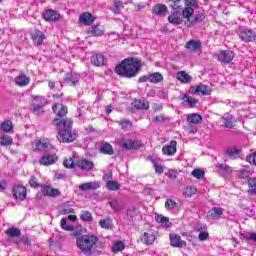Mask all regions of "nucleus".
Listing matches in <instances>:
<instances>
[{"label":"nucleus","instance_id":"37","mask_svg":"<svg viewBox=\"0 0 256 256\" xmlns=\"http://www.w3.org/2000/svg\"><path fill=\"white\" fill-rule=\"evenodd\" d=\"M222 119L225 127H228L229 129L233 127V123H235V118H233L231 114H225Z\"/></svg>","mask_w":256,"mask_h":256},{"label":"nucleus","instance_id":"13","mask_svg":"<svg viewBox=\"0 0 256 256\" xmlns=\"http://www.w3.org/2000/svg\"><path fill=\"white\" fill-rule=\"evenodd\" d=\"M170 245L172 247H176L177 249H181L183 247H187V242L181 239V236L177 234H170Z\"/></svg>","mask_w":256,"mask_h":256},{"label":"nucleus","instance_id":"57","mask_svg":"<svg viewBox=\"0 0 256 256\" xmlns=\"http://www.w3.org/2000/svg\"><path fill=\"white\" fill-rule=\"evenodd\" d=\"M226 155H228V157H230V159H235L237 157V155H239V150H237V148H229L226 151Z\"/></svg>","mask_w":256,"mask_h":256},{"label":"nucleus","instance_id":"30","mask_svg":"<svg viewBox=\"0 0 256 256\" xmlns=\"http://www.w3.org/2000/svg\"><path fill=\"white\" fill-rule=\"evenodd\" d=\"M187 121L193 125H197V123H201L203 121V116L198 113H192L188 115Z\"/></svg>","mask_w":256,"mask_h":256},{"label":"nucleus","instance_id":"58","mask_svg":"<svg viewBox=\"0 0 256 256\" xmlns=\"http://www.w3.org/2000/svg\"><path fill=\"white\" fill-rule=\"evenodd\" d=\"M170 3V7L173 11H177L179 9H181V6L179 5V3H181V0H168Z\"/></svg>","mask_w":256,"mask_h":256},{"label":"nucleus","instance_id":"6","mask_svg":"<svg viewBox=\"0 0 256 256\" xmlns=\"http://www.w3.org/2000/svg\"><path fill=\"white\" fill-rule=\"evenodd\" d=\"M239 37H240V39H242V41H245L246 43H249L251 41H255L256 34L251 29H248L246 27H240Z\"/></svg>","mask_w":256,"mask_h":256},{"label":"nucleus","instance_id":"42","mask_svg":"<svg viewBox=\"0 0 256 256\" xmlns=\"http://www.w3.org/2000/svg\"><path fill=\"white\" fill-rule=\"evenodd\" d=\"M163 81V74L155 72L150 74V83H161Z\"/></svg>","mask_w":256,"mask_h":256},{"label":"nucleus","instance_id":"46","mask_svg":"<svg viewBox=\"0 0 256 256\" xmlns=\"http://www.w3.org/2000/svg\"><path fill=\"white\" fill-rule=\"evenodd\" d=\"M196 193H197V188L193 186H188L183 191V195L185 197H193V195H195Z\"/></svg>","mask_w":256,"mask_h":256},{"label":"nucleus","instance_id":"52","mask_svg":"<svg viewBox=\"0 0 256 256\" xmlns=\"http://www.w3.org/2000/svg\"><path fill=\"white\" fill-rule=\"evenodd\" d=\"M216 167L217 169H220V171H222L224 175H229V173L233 172V169L230 166L225 164H218Z\"/></svg>","mask_w":256,"mask_h":256},{"label":"nucleus","instance_id":"22","mask_svg":"<svg viewBox=\"0 0 256 256\" xmlns=\"http://www.w3.org/2000/svg\"><path fill=\"white\" fill-rule=\"evenodd\" d=\"M124 149H139L141 142L139 140H126L121 143Z\"/></svg>","mask_w":256,"mask_h":256},{"label":"nucleus","instance_id":"45","mask_svg":"<svg viewBox=\"0 0 256 256\" xmlns=\"http://www.w3.org/2000/svg\"><path fill=\"white\" fill-rule=\"evenodd\" d=\"M6 235H8V237H19L21 235V230H19L18 228H8L6 230Z\"/></svg>","mask_w":256,"mask_h":256},{"label":"nucleus","instance_id":"10","mask_svg":"<svg viewBox=\"0 0 256 256\" xmlns=\"http://www.w3.org/2000/svg\"><path fill=\"white\" fill-rule=\"evenodd\" d=\"M59 160L57 154H46L41 156L39 159V164L44 165L45 167H49V165H55L56 161Z\"/></svg>","mask_w":256,"mask_h":256},{"label":"nucleus","instance_id":"64","mask_svg":"<svg viewBox=\"0 0 256 256\" xmlns=\"http://www.w3.org/2000/svg\"><path fill=\"white\" fill-rule=\"evenodd\" d=\"M120 125L122 129H131V126H132L129 120H123L122 122H120Z\"/></svg>","mask_w":256,"mask_h":256},{"label":"nucleus","instance_id":"63","mask_svg":"<svg viewBox=\"0 0 256 256\" xmlns=\"http://www.w3.org/2000/svg\"><path fill=\"white\" fill-rule=\"evenodd\" d=\"M166 177H169V179H177V171L176 170H168V172L165 173Z\"/></svg>","mask_w":256,"mask_h":256},{"label":"nucleus","instance_id":"3","mask_svg":"<svg viewBox=\"0 0 256 256\" xmlns=\"http://www.w3.org/2000/svg\"><path fill=\"white\" fill-rule=\"evenodd\" d=\"M98 238L97 236L91 234H86L79 236L76 239V246L80 251L84 253V255H91L93 253V247L97 245Z\"/></svg>","mask_w":256,"mask_h":256},{"label":"nucleus","instance_id":"33","mask_svg":"<svg viewBox=\"0 0 256 256\" xmlns=\"http://www.w3.org/2000/svg\"><path fill=\"white\" fill-rule=\"evenodd\" d=\"M110 207L111 209H113V211H122V209H124L125 204L123 203V201L114 199L110 202Z\"/></svg>","mask_w":256,"mask_h":256},{"label":"nucleus","instance_id":"35","mask_svg":"<svg viewBox=\"0 0 256 256\" xmlns=\"http://www.w3.org/2000/svg\"><path fill=\"white\" fill-rule=\"evenodd\" d=\"M89 33L93 35V37H101V35L105 33V29L103 26H95L90 29Z\"/></svg>","mask_w":256,"mask_h":256},{"label":"nucleus","instance_id":"32","mask_svg":"<svg viewBox=\"0 0 256 256\" xmlns=\"http://www.w3.org/2000/svg\"><path fill=\"white\" fill-rule=\"evenodd\" d=\"M195 13V8L186 7L182 10L183 19H187L188 23H191V17Z\"/></svg>","mask_w":256,"mask_h":256},{"label":"nucleus","instance_id":"11","mask_svg":"<svg viewBox=\"0 0 256 256\" xmlns=\"http://www.w3.org/2000/svg\"><path fill=\"white\" fill-rule=\"evenodd\" d=\"M190 91L193 95H211V87L208 85H198V86H192L190 88Z\"/></svg>","mask_w":256,"mask_h":256},{"label":"nucleus","instance_id":"31","mask_svg":"<svg viewBox=\"0 0 256 256\" xmlns=\"http://www.w3.org/2000/svg\"><path fill=\"white\" fill-rule=\"evenodd\" d=\"M208 215L212 219H221V215H223V208L214 207L208 212Z\"/></svg>","mask_w":256,"mask_h":256},{"label":"nucleus","instance_id":"56","mask_svg":"<svg viewBox=\"0 0 256 256\" xmlns=\"http://www.w3.org/2000/svg\"><path fill=\"white\" fill-rule=\"evenodd\" d=\"M192 177H195L196 179H203V177H205V171L201 170V169H194L191 172Z\"/></svg>","mask_w":256,"mask_h":256},{"label":"nucleus","instance_id":"34","mask_svg":"<svg viewBox=\"0 0 256 256\" xmlns=\"http://www.w3.org/2000/svg\"><path fill=\"white\" fill-rule=\"evenodd\" d=\"M177 79L178 81H181V83H191V76L185 71L178 72Z\"/></svg>","mask_w":256,"mask_h":256},{"label":"nucleus","instance_id":"50","mask_svg":"<svg viewBox=\"0 0 256 256\" xmlns=\"http://www.w3.org/2000/svg\"><path fill=\"white\" fill-rule=\"evenodd\" d=\"M80 219L86 222L93 221V215H91V212L89 211L82 210L80 214Z\"/></svg>","mask_w":256,"mask_h":256},{"label":"nucleus","instance_id":"39","mask_svg":"<svg viewBox=\"0 0 256 256\" xmlns=\"http://www.w3.org/2000/svg\"><path fill=\"white\" fill-rule=\"evenodd\" d=\"M0 145H2L3 147L13 145V137H11L9 135L0 136Z\"/></svg>","mask_w":256,"mask_h":256},{"label":"nucleus","instance_id":"20","mask_svg":"<svg viewBox=\"0 0 256 256\" xmlns=\"http://www.w3.org/2000/svg\"><path fill=\"white\" fill-rule=\"evenodd\" d=\"M31 83V78L25 74H19L15 77V84L18 87H27Z\"/></svg>","mask_w":256,"mask_h":256},{"label":"nucleus","instance_id":"40","mask_svg":"<svg viewBox=\"0 0 256 256\" xmlns=\"http://www.w3.org/2000/svg\"><path fill=\"white\" fill-rule=\"evenodd\" d=\"M1 131H4V133H11V131H13V122H11V120L2 122Z\"/></svg>","mask_w":256,"mask_h":256},{"label":"nucleus","instance_id":"29","mask_svg":"<svg viewBox=\"0 0 256 256\" xmlns=\"http://www.w3.org/2000/svg\"><path fill=\"white\" fill-rule=\"evenodd\" d=\"M186 49L188 51H199V49H201V42L197 40H190L186 43Z\"/></svg>","mask_w":256,"mask_h":256},{"label":"nucleus","instance_id":"27","mask_svg":"<svg viewBox=\"0 0 256 256\" xmlns=\"http://www.w3.org/2000/svg\"><path fill=\"white\" fill-rule=\"evenodd\" d=\"M157 223H160V225L162 227H164L165 229H169V227H171V222L169 221V218L168 217H165L163 215H156L155 217Z\"/></svg>","mask_w":256,"mask_h":256},{"label":"nucleus","instance_id":"36","mask_svg":"<svg viewBox=\"0 0 256 256\" xmlns=\"http://www.w3.org/2000/svg\"><path fill=\"white\" fill-rule=\"evenodd\" d=\"M136 109H149V103L147 100L142 99V100H134L132 103Z\"/></svg>","mask_w":256,"mask_h":256},{"label":"nucleus","instance_id":"62","mask_svg":"<svg viewBox=\"0 0 256 256\" xmlns=\"http://www.w3.org/2000/svg\"><path fill=\"white\" fill-rule=\"evenodd\" d=\"M30 187H33L34 189L37 187H41L42 185L37 182V178L31 177L29 180Z\"/></svg>","mask_w":256,"mask_h":256},{"label":"nucleus","instance_id":"38","mask_svg":"<svg viewBox=\"0 0 256 256\" xmlns=\"http://www.w3.org/2000/svg\"><path fill=\"white\" fill-rule=\"evenodd\" d=\"M75 159V156L66 158L63 162L64 167H66L67 169H73L77 167V161Z\"/></svg>","mask_w":256,"mask_h":256},{"label":"nucleus","instance_id":"14","mask_svg":"<svg viewBox=\"0 0 256 256\" xmlns=\"http://www.w3.org/2000/svg\"><path fill=\"white\" fill-rule=\"evenodd\" d=\"M44 19L49 23H53L61 19V14L57 10L49 9L44 12Z\"/></svg>","mask_w":256,"mask_h":256},{"label":"nucleus","instance_id":"24","mask_svg":"<svg viewBox=\"0 0 256 256\" xmlns=\"http://www.w3.org/2000/svg\"><path fill=\"white\" fill-rule=\"evenodd\" d=\"M91 63L95 67H103L105 65V56L103 54H95L91 57Z\"/></svg>","mask_w":256,"mask_h":256},{"label":"nucleus","instance_id":"60","mask_svg":"<svg viewBox=\"0 0 256 256\" xmlns=\"http://www.w3.org/2000/svg\"><path fill=\"white\" fill-rule=\"evenodd\" d=\"M185 7H192V9H197V0H184Z\"/></svg>","mask_w":256,"mask_h":256},{"label":"nucleus","instance_id":"1","mask_svg":"<svg viewBox=\"0 0 256 256\" xmlns=\"http://www.w3.org/2000/svg\"><path fill=\"white\" fill-rule=\"evenodd\" d=\"M54 125L60 127L57 135V139L60 143H73V141L77 139V134L71 131V125H73L71 119L56 118Z\"/></svg>","mask_w":256,"mask_h":256},{"label":"nucleus","instance_id":"12","mask_svg":"<svg viewBox=\"0 0 256 256\" xmlns=\"http://www.w3.org/2000/svg\"><path fill=\"white\" fill-rule=\"evenodd\" d=\"M162 153L168 157H173L177 153V141L172 140L169 144L163 146Z\"/></svg>","mask_w":256,"mask_h":256},{"label":"nucleus","instance_id":"43","mask_svg":"<svg viewBox=\"0 0 256 256\" xmlns=\"http://www.w3.org/2000/svg\"><path fill=\"white\" fill-rule=\"evenodd\" d=\"M101 153L105 155H113V146L109 143H104L100 149Z\"/></svg>","mask_w":256,"mask_h":256},{"label":"nucleus","instance_id":"7","mask_svg":"<svg viewBox=\"0 0 256 256\" xmlns=\"http://www.w3.org/2000/svg\"><path fill=\"white\" fill-rule=\"evenodd\" d=\"M140 239L144 245H153L157 239V232L153 229L146 230L143 232Z\"/></svg>","mask_w":256,"mask_h":256},{"label":"nucleus","instance_id":"54","mask_svg":"<svg viewBox=\"0 0 256 256\" xmlns=\"http://www.w3.org/2000/svg\"><path fill=\"white\" fill-rule=\"evenodd\" d=\"M120 187L121 185H119L117 181L109 180L107 182V189H109V191H117L120 189Z\"/></svg>","mask_w":256,"mask_h":256},{"label":"nucleus","instance_id":"59","mask_svg":"<svg viewBox=\"0 0 256 256\" xmlns=\"http://www.w3.org/2000/svg\"><path fill=\"white\" fill-rule=\"evenodd\" d=\"M246 161H247L248 163H250L251 165H255V166H256V152H254V153L248 155V156L246 157Z\"/></svg>","mask_w":256,"mask_h":256},{"label":"nucleus","instance_id":"4","mask_svg":"<svg viewBox=\"0 0 256 256\" xmlns=\"http://www.w3.org/2000/svg\"><path fill=\"white\" fill-rule=\"evenodd\" d=\"M32 151H51L53 149V145L47 139H37L34 140L32 143Z\"/></svg>","mask_w":256,"mask_h":256},{"label":"nucleus","instance_id":"28","mask_svg":"<svg viewBox=\"0 0 256 256\" xmlns=\"http://www.w3.org/2000/svg\"><path fill=\"white\" fill-rule=\"evenodd\" d=\"M182 103L183 105H187L188 107H190L191 109H193V107H196L197 105V99L185 94L183 97H182Z\"/></svg>","mask_w":256,"mask_h":256},{"label":"nucleus","instance_id":"16","mask_svg":"<svg viewBox=\"0 0 256 256\" xmlns=\"http://www.w3.org/2000/svg\"><path fill=\"white\" fill-rule=\"evenodd\" d=\"M168 22L171 23V25H181L183 23L181 9L174 10L172 14L168 16Z\"/></svg>","mask_w":256,"mask_h":256},{"label":"nucleus","instance_id":"25","mask_svg":"<svg viewBox=\"0 0 256 256\" xmlns=\"http://www.w3.org/2000/svg\"><path fill=\"white\" fill-rule=\"evenodd\" d=\"M32 40L36 45H43V41H45V34L40 30H36L32 33Z\"/></svg>","mask_w":256,"mask_h":256},{"label":"nucleus","instance_id":"5","mask_svg":"<svg viewBox=\"0 0 256 256\" xmlns=\"http://www.w3.org/2000/svg\"><path fill=\"white\" fill-rule=\"evenodd\" d=\"M220 63L229 64L235 59V53L231 50H220L214 55Z\"/></svg>","mask_w":256,"mask_h":256},{"label":"nucleus","instance_id":"41","mask_svg":"<svg viewBox=\"0 0 256 256\" xmlns=\"http://www.w3.org/2000/svg\"><path fill=\"white\" fill-rule=\"evenodd\" d=\"M251 175H253V171L249 166H246L239 170V177H241V179H247V177H251Z\"/></svg>","mask_w":256,"mask_h":256},{"label":"nucleus","instance_id":"9","mask_svg":"<svg viewBox=\"0 0 256 256\" xmlns=\"http://www.w3.org/2000/svg\"><path fill=\"white\" fill-rule=\"evenodd\" d=\"M47 105V99L43 96H36L32 100V106L31 109L34 111V113H38V111H41L43 107Z\"/></svg>","mask_w":256,"mask_h":256},{"label":"nucleus","instance_id":"49","mask_svg":"<svg viewBox=\"0 0 256 256\" xmlns=\"http://www.w3.org/2000/svg\"><path fill=\"white\" fill-rule=\"evenodd\" d=\"M165 209L167 211H173V209H177V202L173 199H167L165 202Z\"/></svg>","mask_w":256,"mask_h":256},{"label":"nucleus","instance_id":"53","mask_svg":"<svg viewBox=\"0 0 256 256\" xmlns=\"http://www.w3.org/2000/svg\"><path fill=\"white\" fill-rule=\"evenodd\" d=\"M123 249H125V243L121 241L114 243L112 246L113 253H119V251H123Z\"/></svg>","mask_w":256,"mask_h":256},{"label":"nucleus","instance_id":"21","mask_svg":"<svg viewBox=\"0 0 256 256\" xmlns=\"http://www.w3.org/2000/svg\"><path fill=\"white\" fill-rule=\"evenodd\" d=\"M167 11H169V9L165 4H156L152 8V13H154V15H159L160 17H165L167 15Z\"/></svg>","mask_w":256,"mask_h":256},{"label":"nucleus","instance_id":"51","mask_svg":"<svg viewBox=\"0 0 256 256\" xmlns=\"http://www.w3.org/2000/svg\"><path fill=\"white\" fill-rule=\"evenodd\" d=\"M110 9L113 11V13L119 14L123 9V3L120 1H115Z\"/></svg>","mask_w":256,"mask_h":256},{"label":"nucleus","instance_id":"18","mask_svg":"<svg viewBox=\"0 0 256 256\" xmlns=\"http://www.w3.org/2000/svg\"><path fill=\"white\" fill-rule=\"evenodd\" d=\"M101 187V182H86L79 185L80 191H95L96 189H99Z\"/></svg>","mask_w":256,"mask_h":256},{"label":"nucleus","instance_id":"17","mask_svg":"<svg viewBox=\"0 0 256 256\" xmlns=\"http://www.w3.org/2000/svg\"><path fill=\"white\" fill-rule=\"evenodd\" d=\"M41 191H42L43 195H46V197H57V196L61 195V192L59 191V189L53 188L51 186L42 185Z\"/></svg>","mask_w":256,"mask_h":256},{"label":"nucleus","instance_id":"48","mask_svg":"<svg viewBox=\"0 0 256 256\" xmlns=\"http://www.w3.org/2000/svg\"><path fill=\"white\" fill-rule=\"evenodd\" d=\"M205 19V15L199 13L196 14L195 19L190 21V22H186L185 25L186 27H191V25H193V23H201V21H203Z\"/></svg>","mask_w":256,"mask_h":256},{"label":"nucleus","instance_id":"47","mask_svg":"<svg viewBox=\"0 0 256 256\" xmlns=\"http://www.w3.org/2000/svg\"><path fill=\"white\" fill-rule=\"evenodd\" d=\"M60 227L64 231H74L75 228L67 223V218H62L60 221Z\"/></svg>","mask_w":256,"mask_h":256},{"label":"nucleus","instance_id":"44","mask_svg":"<svg viewBox=\"0 0 256 256\" xmlns=\"http://www.w3.org/2000/svg\"><path fill=\"white\" fill-rule=\"evenodd\" d=\"M248 193H251L252 195H256V178H250L248 180Z\"/></svg>","mask_w":256,"mask_h":256},{"label":"nucleus","instance_id":"2","mask_svg":"<svg viewBox=\"0 0 256 256\" xmlns=\"http://www.w3.org/2000/svg\"><path fill=\"white\" fill-rule=\"evenodd\" d=\"M115 71L117 75L131 79V77H135L141 71V61L137 58L125 59L116 66Z\"/></svg>","mask_w":256,"mask_h":256},{"label":"nucleus","instance_id":"26","mask_svg":"<svg viewBox=\"0 0 256 256\" xmlns=\"http://www.w3.org/2000/svg\"><path fill=\"white\" fill-rule=\"evenodd\" d=\"M64 83H67V85L70 86L77 85V83H79V75L73 73L66 74L64 78Z\"/></svg>","mask_w":256,"mask_h":256},{"label":"nucleus","instance_id":"8","mask_svg":"<svg viewBox=\"0 0 256 256\" xmlns=\"http://www.w3.org/2000/svg\"><path fill=\"white\" fill-rule=\"evenodd\" d=\"M12 194L17 201H25L27 199V188L22 185L14 186Z\"/></svg>","mask_w":256,"mask_h":256},{"label":"nucleus","instance_id":"61","mask_svg":"<svg viewBox=\"0 0 256 256\" xmlns=\"http://www.w3.org/2000/svg\"><path fill=\"white\" fill-rule=\"evenodd\" d=\"M208 238H209V232L207 231H201L198 235V239L200 241H207Z\"/></svg>","mask_w":256,"mask_h":256},{"label":"nucleus","instance_id":"15","mask_svg":"<svg viewBox=\"0 0 256 256\" xmlns=\"http://www.w3.org/2000/svg\"><path fill=\"white\" fill-rule=\"evenodd\" d=\"M76 167H78V169H81L82 171H91V169L95 167V164H93V161L87 158H82L77 161Z\"/></svg>","mask_w":256,"mask_h":256},{"label":"nucleus","instance_id":"55","mask_svg":"<svg viewBox=\"0 0 256 256\" xmlns=\"http://www.w3.org/2000/svg\"><path fill=\"white\" fill-rule=\"evenodd\" d=\"M111 222V218H105L99 221V225L102 229H110Z\"/></svg>","mask_w":256,"mask_h":256},{"label":"nucleus","instance_id":"19","mask_svg":"<svg viewBox=\"0 0 256 256\" xmlns=\"http://www.w3.org/2000/svg\"><path fill=\"white\" fill-rule=\"evenodd\" d=\"M94 22H95V17L93 16V14L89 12H85L81 14L79 17V23L81 25H93Z\"/></svg>","mask_w":256,"mask_h":256},{"label":"nucleus","instance_id":"23","mask_svg":"<svg viewBox=\"0 0 256 256\" xmlns=\"http://www.w3.org/2000/svg\"><path fill=\"white\" fill-rule=\"evenodd\" d=\"M52 109L57 117H64V115H67V106H64L63 104H54Z\"/></svg>","mask_w":256,"mask_h":256}]
</instances>
